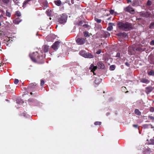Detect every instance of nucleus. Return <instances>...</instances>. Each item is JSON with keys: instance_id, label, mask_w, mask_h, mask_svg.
<instances>
[{"instance_id": "1", "label": "nucleus", "mask_w": 154, "mask_h": 154, "mask_svg": "<svg viewBox=\"0 0 154 154\" xmlns=\"http://www.w3.org/2000/svg\"><path fill=\"white\" fill-rule=\"evenodd\" d=\"M29 56L33 62L41 63L42 62V60L45 58V54H43V52L40 51V53L38 52H33L32 54H30Z\"/></svg>"}, {"instance_id": "2", "label": "nucleus", "mask_w": 154, "mask_h": 154, "mask_svg": "<svg viewBox=\"0 0 154 154\" xmlns=\"http://www.w3.org/2000/svg\"><path fill=\"white\" fill-rule=\"evenodd\" d=\"M117 26L120 30L127 31L132 29V24L127 22L119 21L117 22Z\"/></svg>"}, {"instance_id": "3", "label": "nucleus", "mask_w": 154, "mask_h": 154, "mask_svg": "<svg viewBox=\"0 0 154 154\" xmlns=\"http://www.w3.org/2000/svg\"><path fill=\"white\" fill-rule=\"evenodd\" d=\"M79 54L81 56L85 58H93L94 57V55L91 53L87 52L84 50L81 51Z\"/></svg>"}, {"instance_id": "4", "label": "nucleus", "mask_w": 154, "mask_h": 154, "mask_svg": "<svg viewBox=\"0 0 154 154\" xmlns=\"http://www.w3.org/2000/svg\"><path fill=\"white\" fill-rule=\"evenodd\" d=\"M67 17L66 15L64 14H62L59 16L58 22L60 24H64L67 20Z\"/></svg>"}, {"instance_id": "5", "label": "nucleus", "mask_w": 154, "mask_h": 154, "mask_svg": "<svg viewBox=\"0 0 154 154\" xmlns=\"http://www.w3.org/2000/svg\"><path fill=\"white\" fill-rule=\"evenodd\" d=\"M97 34L99 35L100 37L101 38H107L109 37L110 35V33H109L103 30H100L99 32H97Z\"/></svg>"}, {"instance_id": "6", "label": "nucleus", "mask_w": 154, "mask_h": 154, "mask_svg": "<svg viewBox=\"0 0 154 154\" xmlns=\"http://www.w3.org/2000/svg\"><path fill=\"white\" fill-rule=\"evenodd\" d=\"M124 11L125 12L129 13L131 14H134L135 13L134 9L130 5L124 8Z\"/></svg>"}, {"instance_id": "7", "label": "nucleus", "mask_w": 154, "mask_h": 154, "mask_svg": "<svg viewBox=\"0 0 154 154\" xmlns=\"http://www.w3.org/2000/svg\"><path fill=\"white\" fill-rule=\"evenodd\" d=\"M86 38H76V42L79 45H83L85 42Z\"/></svg>"}, {"instance_id": "8", "label": "nucleus", "mask_w": 154, "mask_h": 154, "mask_svg": "<svg viewBox=\"0 0 154 154\" xmlns=\"http://www.w3.org/2000/svg\"><path fill=\"white\" fill-rule=\"evenodd\" d=\"M12 42V40H11L9 38H7L4 40L3 43H5L7 46H10Z\"/></svg>"}, {"instance_id": "9", "label": "nucleus", "mask_w": 154, "mask_h": 154, "mask_svg": "<svg viewBox=\"0 0 154 154\" xmlns=\"http://www.w3.org/2000/svg\"><path fill=\"white\" fill-rule=\"evenodd\" d=\"M37 86V85L35 83H31L29 84L28 88L29 90H32Z\"/></svg>"}, {"instance_id": "10", "label": "nucleus", "mask_w": 154, "mask_h": 154, "mask_svg": "<svg viewBox=\"0 0 154 154\" xmlns=\"http://www.w3.org/2000/svg\"><path fill=\"white\" fill-rule=\"evenodd\" d=\"M60 42L58 41L55 42L52 46V48L55 51H56L58 49L59 46Z\"/></svg>"}, {"instance_id": "11", "label": "nucleus", "mask_w": 154, "mask_h": 154, "mask_svg": "<svg viewBox=\"0 0 154 154\" xmlns=\"http://www.w3.org/2000/svg\"><path fill=\"white\" fill-rule=\"evenodd\" d=\"M97 67L99 69H104L105 66L104 64L101 61H99L97 63Z\"/></svg>"}, {"instance_id": "12", "label": "nucleus", "mask_w": 154, "mask_h": 154, "mask_svg": "<svg viewBox=\"0 0 154 154\" xmlns=\"http://www.w3.org/2000/svg\"><path fill=\"white\" fill-rule=\"evenodd\" d=\"M141 15L143 17L148 18L150 16L151 14L149 12L146 11L142 13Z\"/></svg>"}, {"instance_id": "13", "label": "nucleus", "mask_w": 154, "mask_h": 154, "mask_svg": "<svg viewBox=\"0 0 154 154\" xmlns=\"http://www.w3.org/2000/svg\"><path fill=\"white\" fill-rule=\"evenodd\" d=\"M97 68V66H94L93 64H91L89 69L91 70V71L93 72L94 75H95L94 72V71Z\"/></svg>"}, {"instance_id": "14", "label": "nucleus", "mask_w": 154, "mask_h": 154, "mask_svg": "<svg viewBox=\"0 0 154 154\" xmlns=\"http://www.w3.org/2000/svg\"><path fill=\"white\" fill-rule=\"evenodd\" d=\"M145 89L146 92L147 94H149L151 92L153 89V88L151 86L147 87Z\"/></svg>"}, {"instance_id": "15", "label": "nucleus", "mask_w": 154, "mask_h": 154, "mask_svg": "<svg viewBox=\"0 0 154 154\" xmlns=\"http://www.w3.org/2000/svg\"><path fill=\"white\" fill-rule=\"evenodd\" d=\"M33 0H25L23 3L22 7L23 8L26 7L27 4H29V2L32 1Z\"/></svg>"}, {"instance_id": "16", "label": "nucleus", "mask_w": 154, "mask_h": 154, "mask_svg": "<svg viewBox=\"0 0 154 154\" xmlns=\"http://www.w3.org/2000/svg\"><path fill=\"white\" fill-rule=\"evenodd\" d=\"M22 20L19 18H16L13 21L14 23L16 24H18Z\"/></svg>"}, {"instance_id": "17", "label": "nucleus", "mask_w": 154, "mask_h": 154, "mask_svg": "<svg viewBox=\"0 0 154 154\" xmlns=\"http://www.w3.org/2000/svg\"><path fill=\"white\" fill-rule=\"evenodd\" d=\"M140 81L141 82L148 84L149 82V81L147 79L143 78L140 79Z\"/></svg>"}, {"instance_id": "18", "label": "nucleus", "mask_w": 154, "mask_h": 154, "mask_svg": "<svg viewBox=\"0 0 154 154\" xmlns=\"http://www.w3.org/2000/svg\"><path fill=\"white\" fill-rule=\"evenodd\" d=\"M49 50V46L45 45L44 46L43 48V50L44 53L47 52Z\"/></svg>"}, {"instance_id": "19", "label": "nucleus", "mask_w": 154, "mask_h": 154, "mask_svg": "<svg viewBox=\"0 0 154 154\" xmlns=\"http://www.w3.org/2000/svg\"><path fill=\"white\" fill-rule=\"evenodd\" d=\"M139 5V2L138 0H134L132 5L134 7H136Z\"/></svg>"}, {"instance_id": "20", "label": "nucleus", "mask_w": 154, "mask_h": 154, "mask_svg": "<svg viewBox=\"0 0 154 154\" xmlns=\"http://www.w3.org/2000/svg\"><path fill=\"white\" fill-rule=\"evenodd\" d=\"M112 25H113V24L112 23H109V26L107 28V29L108 31H110L112 30L113 29V27Z\"/></svg>"}, {"instance_id": "21", "label": "nucleus", "mask_w": 154, "mask_h": 154, "mask_svg": "<svg viewBox=\"0 0 154 154\" xmlns=\"http://www.w3.org/2000/svg\"><path fill=\"white\" fill-rule=\"evenodd\" d=\"M100 82L101 81L100 79L99 78H96L94 80V83L95 84L98 85L100 83Z\"/></svg>"}, {"instance_id": "22", "label": "nucleus", "mask_w": 154, "mask_h": 154, "mask_svg": "<svg viewBox=\"0 0 154 154\" xmlns=\"http://www.w3.org/2000/svg\"><path fill=\"white\" fill-rule=\"evenodd\" d=\"M102 28V27L101 25H97L96 26L95 30L96 31L100 29V31L102 30L101 29Z\"/></svg>"}, {"instance_id": "23", "label": "nucleus", "mask_w": 154, "mask_h": 154, "mask_svg": "<svg viewBox=\"0 0 154 154\" xmlns=\"http://www.w3.org/2000/svg\"><path fill=\"white\" fill-rule=\"evenodd\" d=\"M55 4L57 6H59L61 4V2L60 0H57L54 2Z\"/></svg>"}, {"instance_id": "24", "label": "nucleus", "mask_w": 154, "mask_h": 154, "mask_svg": "<svg viewBox=\"0 0 154 154\" xmlns=\"http://www.w3.org/2000/svg\"><path fill=\"white\" fill-rule=\"evenodd\" d=\"M43 6H44V8H47L48 7V3L47 1H45L42 2Z\"/></svg>"}, {"instance_id": "25", "label": "nucleus", "mask_w": 154, "mask_h": 154, "mask_svg": "<svg viewBox=\"0 0 154 154\" xmlns=\"http://www.w3.org/2000/svg\"><path fill=\"white\" fill-rule=\"evenodd\" d=\"M134 112L137 115H140L141 114V112L139 111L138 109H136L134 110Z\"/></svg>"}, {"instance_id": "26", "label": "nucleus", "mask_w": 154, "mask_h": 154, "mask_svg": "<svg viewBox=\"0 0 154 154\" xmlns=\"http://www.w3.org/2000/svg\"><path fill=\"white\" fill-rule=\"evenodd\" d=\"M148 75H154V71L151 70L150 71L148 72Z\"/></svg>"}, {"instance_id": "27", "label": "nucleus", "mask_w": 154, "mask_h": 154, "mask_svg": "<svg viewBox=\"0 0 154 154\" xmlns=\"http://www.w3.org/2000/svg\"><path fill=\"white\" fill-rule=\"evenodd\" d=\"M94 20L97 23H100L101 22L102 20L101 19H99L96 17H95Z\"/></svg>"}, {"instance_id": "28", "label": "nucleus", "mask_w": 154, "mask_h": 154, "mask_svg": "<svg viewBox=\"0 0 154 154\" xmlns=\"http://www.w3.org/2000/svg\"><path fill=\"white\" fill-rule=\"evenodd\" d=\"M149 28L151 29H154V22H152L149 26Z\"/></svg>"}, {"instance_id": "29", "label": "nucleus", "mask_w": 154, "mask_h": 154, "mask_svg": "<svg viewBox=\"0 0 154 154\" xmlns=\"http://www.w3.org/2000/svg\"><path fill=\"white\" fill-rule=\"evenodd\" d=\"M126 34L125 32H120L117 34V35L119 36H124L125 34Z\"/></svg>"}, {"instance_id": "30", "label": "nucleus", "mask_w": 154, "mask_h": 154, "mask_svg": "<svg viewBox=\"0 0 154 154\" xmlns=\"http://www.w3.org/2000/svg\"><path fill=\"white\" fill-rule=\"evenodd\" d=\"M83 23V21L82 20L76 23V25L78 26L82 25Z\"/></svg>"}, {"instance_id": "31", "label": "nucleus", "mask_w": 154, "mask_h": 154, "mask_svg": "<svg viewBox=\"0 0 154 154\" xmlns=\"http://www.w3.org/2000/svg\"><path fill=\"white\" fill-rule=\"evenodd\" d=\"M84 34L85 37H88L89 36V32L87 31H85L84 32Z\"/></svg>"}, {"instance_id": "32", "label": "nucleus", "mask_w": 154, "mask_h": 154, "mask_svg": "<svg viewBox=\"0 0 154 154\" xmlns=\"http://www.w3.org/2000/svg\"><path fill=\"white\" fill-rule=\"evenodd\" d=\"M6 15L9 17H10L11 16V13L9 12L8 10L6 11Z\"/></svg>"}, {"instance_id": "33", "label": "nucleus", "mask_w": 154, "mask_h": 154, "mask_svg": "<svg viewBox=\"0 0 154 154\" xmlns=\"http://www.w3.org/2000/svg\"><path fill=\"white\" fill-rule=\"evenodd\" d=\"M115 66L114 65H112L110 66L109 69L111 70H114L115 69Z\"/></svg>"}, {"instance_id": "34", "label": "nucleus", "mask_w": 154, "mask_h": 154, "mask_svg": "<svg viewBox=\"0 0 154 154\" xmlns=\"http://www.w3.org/2000/svg\"><path fill=\"white\" fill-rule=\"evenodd\" d=\"M15 14L18 17H20L21 16L20 13L19 11H16L15 13Z\"/></svg>"}, {"instance_id": "35", "label": "nucleus", "mask_w": 154, "mask_h": 154, "mask_svg": "<svg viewBox=\"0 0 154 154\" xmlns=\"http://www.w3.org/2000/svg\"><path fill=\"white\" fill-rule=\"evenodd\" d=\"M101 124V122H96L94 123L95 125H100Z\"/></svg>"}, {"instance_id": "36", "label": "nucleus", "mask_w": 154, "mask_h": 154, "mask_svg": "<svg viewBox=\"0 0 154 154\" xmlns=\"http://www.w3.org/2000/svg\"><path fill=\"white\" fill-rule=\"evenodd\" d=\"M150 143L151 144L154 145V137L152 139L150 140Z\"/></svg>"}, {"instance_id": "37", "label": "nucleus", "mask_w": 154, "mask_h": 154, "mask_svg": "<svg viewBox=\"0 0 154 154\" xmlns=\"http://www.w3.org/2000/svg\"><path fill=\"white\" fill-rule=\"evenodd\" d=\"M151 1L150 0H148L146 3V5L147 6H150L152 5Z\"/></svg>"}, {"instance_id": "38", "label": "nucleus", "mask_w": 154, "mask_h": 154, "mask_svg": "<svg viewBox=\"0 0 154 154\" xmlns=\"http://www.w3.org/2000/svg\"><path fill=\"white\" fill-rule=\"evenodd\" d=\"M148 118L149 119H150V120H154V117L152 116H148Z\"/></svg>"}, {"instance_id": "39", "label": "nucleus", "mask_w": 154, "mask_h": 154, "mask_svg": "<svg viewBox=\"0 0 154 154\" xmlns=\"http://www.w3.org/2000/svg\"><path fill=\"white\" fill-rule=\"evenodd\" d=\"M45 83V82L43 80H41V81L40 85L41 86H43Z\"/></svg>"}, {"instance_id": "40", "label": "nucleus", "mask_w": 154, "mask_h": 154, "mask_svg": "<svg viewBox=\"0 0 154 154\" xmlns=\"http://www.w3.org/2000/svg\"><path fill=\"white\" fill-rule=\"evenodd\" d=\"M10 0H2L3 2L5 4H8Z\"/></svg>"}, {"instance_id": "41", "label": "nucleus", "mask_w": 154, "mask_h": 154, "mask_svg": "<svg viewBox=\"0 0 154 154\" xmlns=\"http://www.w3.org/2000/svg\"><path fill=\"white\" fill-rule=\"evenodd\" d=\"M110 14H113L114 13V11L113 10H111L109 11Z\"/></svg>"}, {"instance_id": "42", "label": "nucleus", "mask_w": 154, "mask_h": 154, "mask_svg": "<svg viewBox=\"0 0 154 154\" xmlns=\"http://www.w3.org/2000/svg\"><path fill=\"white\" fill-rule=\"evenodd\" d=\"M102 50L101 49H99L97 51L96 53L97 54H100Z\"/></svg>"}, {"instance_id": "43", "label": "nucleus", "mask_w": 154, "mask_h": 154, "mask_svg": "<svg viewBox=\"0 0 154 154\" xmlns=\"http://www.w3.org/2000/svg\"><path fill=\"white\" fill-rule=\"evenodd\" d=\"M150 111L151 112H154V107H151L150 108Z\"/></svg>"}, {"instance_id": "44", "label": "nucleus", "mask_w": 154, "mask_h": 154, "mask_svg": "<svg viewBox=\"0 0 154 154\" xmlns=\"http://www.w3.org/2000/svg\"><path fill=\"white\" fill-rule=\"evenodd\" d=\"M142 50V48L141 47H138L136 48V50L137 51H140Z\"/></svg>"}, {"instance_id": "45", "label": "nucleus", "mask_w": 154, "mask_h": 154, "mask_svg": "<svg viewBox=\"0 0 154 154\" xmlns=\"http://www.w3.org/2000/svg\"><path fill=\"white\" fill-rule=\"evenodd\" d=\"M83 26L85 28H88L89 26L88 24H85L83 25Z\"/></svg>"}, {"instance_id": "46", "label": "nucleus", "mask_w": 154, "mask_h": 154, "mask_svg": "<svg viewBox=\"0 0 154 154\" xmlns=\"http://www.w3.org/2000/svg\"><path fill=\"white\" fill-rule=\"evenodd\" d=\"M19 82L18 79H15L14 81V83L16 84H17Z\"/></svg>"}, {"instance_id": "47", "label": "nucleus", "mask_w": 154, "mask_h": 154, "mask_svg": "<svg viewBox=\"0 0 154 154\" xmlns=\"http://www.w3.org/2000/svg\"><path fill=\"white\" fill-rule=\"evenodd\" d=\"M150 44L151 45H154V40L151 41L150 42Z\"/></svg>"}, {"instance_id": "48", "label": "nucleus", "mask_w": 154, "mask_h": 154, "mask_svg": "<svg viewBox=\"0 0 154 154\" xmlns=\"http://www.w3.org/2000/svg\"><path fill=\"white\" fill-rule=\"evenodd\" d=\"M125 64L126 66H128V67H129L130 66V64L128 62H126L125 63Z\"/></svg>"}, {"instance_id": "49", "label": "nucleus", "mask_w": 154, "mask_h": 154, "mask_svg": "<svg viewBox=\"0 0 154 154\" xmlns=\"http://www.w3.org/2000/svg\"><path fill=\"white\" fill-rule=\"evenodd\" d=\"M116 56L117 57H119L120 56V53H117Z\"/></svg>"}, {"instance_id": "50", "label": "nucleus", "mask_w": 154, "mask_h": 154, "mask_svg": "<svg viewBox=\"0 0 154 154\" xmlns=\"http://www.w3.org/2000/svg\"><path fill=\"white\" fill-rule=\"evenodd\" d=\"M0 12H1L2 14H4V11L3 10H0Z\"/></svg>"}, {"instance_id": "51", "label": "nucleus", "mask_w": 154, "mask_h": 154, "mask_svg": "<svg viewBox=\"0 0 154 154\" xmlns=\"http://www.w3.org/2000/svg\"><path fill=\"white\" fill-rule=\"evenodd\" d=\"M138 126H133L135 128H138L139 129V127H138Z\"/></svg>"}, {"instance_id": "52", "label": "nucleus", "mask_w": 154, "mask_h": 154, "mask_svg": "<svg viewBox=\"0 0 154 154\" xmlns=\"http://www.w3.org/2000/svg\"><path fill=\"white\" fill-rule=\"evenodd\" d=\"M127 3H129L130 2H131V0H127Z\"/></svg>"}, {"instance_id": "53", "label": "nucleus", "mask_w": 154, "mask_h": 154, "mask_svg": "<svg viewBox=\"0 0 154 154\" xmlns=\"http://www.w3.org/2000/svg\"><path fill=\"white\" fill-rule=\"evenodd\" d=\"M122 90H124L125 89H126V88L125 87H122Z\"/></svg>"}, {"instance_id": "54", "label": "nucleus", "mask_w": 154, "mask_h": 154, "mask_svg": "<svg viewBox=\"0 0 154 154\" xmlns=\"http://www.w3.org/2000/svg\"><path fill=\"white\" fill-rule=\"evenodd\" d=\"M128 54H129V55H132V54L131 53L130 51L129 50L128 51Z\"/></svg>"}, {"instance_id": "55", "label": "nucleus", "mask_w": 154, "mask_h": 154, "mask_svg": "<svg viewBox=\"0 0 154 154\" xmlns=\"http://www.w3.org/2000/svg\"><path fill=\"white\" fill-rule=\"evenodd\" d=\"M74 0H71V2L72 4H74V2H73Z\"/></svg>"}, {"instance_id": "56", "label": "nucleus", "mask_w": 154, "mask_h": 154, "mask_svg": "<svg viewBox=\"0 0 154 154\" xmlns=\"http://www.w3.org/2000/svg\"><path fill=\"white\" fill-rule=\"evenodd\" d=\"M111 19V17H110L108 18H107V20H110Z\"/></svg>"}, {"instance_id": "57", "label": "nucleus", "mask_w": 154, "mask_h": 154, "mask_svg": "<svg viewBox=\"0 0 154 154\" xmlns=\"http://www.w3.org/2000/svg\"><path fill=\"white\" fill-rule=\"evenodd\" d=\"M28 102H30V101H31V100H30V99H29V100H28Z\"/></svg>"}, {"instance_id": "58", "label": "nucleus", "mask_w": 154, "mask_h": 154, "mask_svg": "<svg viewBox=\"0 0 154 154\" xmlns=\"http://www.w3.org/2000/svg\"><path fill=\"white\" fill-rule=\"evenodd\" d=\"M109 15H110V14H107L106 15V16H109Z\"/></svg>"}, {"instance_id": "59", "label": "nucleus", "mask_w": 154, "mask_h": 154, "mask_svg": "<svg viewBox=\"0 0 154 154\" xmlns=\"http://www.w3.org/2000/svg\"><path fill=\"white\" fill-rule=\"evenodd\" d=\"M128 91H126V92H125V93H128Z\"/></svg>"}, {"instance_id": "60", "label": "nucleus", "mask_w": 154, "mask_h": 154, "mask_svg": "<svg viewBox=\"0 0 154 154\" xmlns=\"http://www.w3.org/2000/svg\"><path fill=\"white\" fill-rule=\"evenodd\" d=\"M2 33H0V35L1 36H2Z\"/></svg>"}, {"instance_id": "61", "label": "nucleus", "mask_w": 154, "mask_h": 154, "mask_svg": "<svg viewBox=\"0 0 154 154\" xmlns=\"http://www.w3.org/2000/svg\"><path fill=\"white\" fill-rule=\"evenodd\" d=\"M2 14L1 15L0 14V18H1V17L2 16Z\"/></svg>"}, {"instance_id": "62", "label": "nucleus", "mask_w": 154, "mask_h": 154, "mask_svg": "<svg viewBox=\"0 0 154 154\" xmlns=\"http://www.w3.org/2000/svg\"><path fill=\"white\" fill-rule=\"evenodd\" d=\"M151 128H154V127H152V125H151Z\"/></svg>"}, {"instance_id": "63", "label": "nucleus", "mask_w": 154, "mask_h": 154, "mask_svg": "<svg viewBox=\"0 0 154 154\" xmlns=\"http://www.w3.org/2000/svg\"><path fill=\"white\" fill-rule=\"evenodd\" d=\"M30 94H31V95H32V92H31L30 93Z\"/></svg>"}, {"instance_id": "64", "label": "nucleus", "mask_w": 154, "mask_h": 154, "mask_svg": "<svg viewBox=\"0 0 154 154\" xmlns=\"http://www.w3.org/2000/svg\"><path fill=\"white\" fill-rule=\"evenodd\" d=\"M150 149H147V150H148V151H149Z\"/></svg>"}]
</instances>
